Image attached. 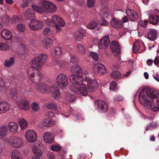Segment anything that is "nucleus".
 <instances>
[{
  "label": "nucleus",
  "instance_id": "nucleus-13",
  "mask_svg": "<svg viewBox=\"0 0 159 159\" xmlns=\"http://www.w3.org/2000/svg\"><path fill=\"white\" fill-rule=\"evenodd\" d=\"M110 40L109 37L107 36H104L102 37L99 41L98 46L100 49H105L109 45Z\"/></svg>",
  "mask_w": 159,
  "mask_h": 159
},
{
  "label": "nucleus",
  "instance_id": "nucleus-30",
  "mask_svg": "<svg viewBox=\"0 0 159 159\" xmlns=\"http://www.w3.org/2000/svg\"><path fill=\"white\" fill-rule=\"evenodd\" d=\"M150 23L154 25H156L159 22V16L155 15H151L149 18Z\"/></svg>",
  "mask_w": 159,
  "mask_h": 159
},
{
  "label": "nucleus",
  "instance_id": "nucleus-58",
  "mask_svg": "<svg viewBox=\"0 0 159 159\" xmlns=\"http://www.w3.org/2000/svg\"><path fill=\"white\" fill-rule=\"evenodd\" d=\"M77 4L79 5H83L85 3V0H73Z\"/></svg>",
  "mask_w": 159,
  "mask_h": 159
},
{
  "label": "nucleus",
  "instance_id": "nucleus-5",
  "mask_svg": "<svg viewBox=\"0 0 159 159\" xmlns=\"http://www.w3.org/2000/svg\"><path fill=\"white\" fill-rule=\"evenodd\" d=\"M27 73L30 80L35 83L39 82L43 77V75L40 73L37 69L34 66H32L28 68Z\"/></svg>",
  "mask_w": 159,
  "mask_h": 159
},
{
  "label": "nucleus",
  "instance_id": "nucleus-62",
  "mask_svg": "<svg viewBox=\"0 0 159 159\" xmlns=\"http://www.w3.org/2000/svg\"><path fill=\"white\" fill-rule=\"evenodd\" d=\"M28 5V2L25 0L23 2V3L22 4V7H27Z\"/></svg>",
  "mask_w": 159,
  "mask_h": 159
},
{
  "label": "nucleus",
  "instance_id": "nucleus-20",
  "mask_svg": "<svg viewBox=\"0 0 159 159\" xmlns=\"http://www.w3.org/2000/svg\"><path fill=\"white\" fill-rule=\"evenodd\" d=\"M110 24L111 26L117 29H120L123 26L122 22L121 20L117 19L115 17L111 19L110 20Z\"/></svg>",
  "mask_w": 159,
  "mask_h": 159
},
{
  "label": "nucleus",
  "instance_id": "nucleus-3",
  "mask_svg": "<svg viewBox=\"0 0 159 159\" xmlns=\"http://www.w3.org/2000/svg\"><path fill=\"white\" fill-rule=\"evenodd\" d=\"M46 24L48 26H55L56 33H59L61 30L60 27H63L65 25L64 21L61 18L55 15H53L51 20L47 17L44 19Z\"/></svg>",
  "mask_w": 159,
  "mask_h": 159
},
{
  "label": "nucleus",
  "instance_id": "nucleus-38",
  "mask_svg": "<svg viewBox=\"0 0 159 159\" xmlns=\"http://www.w3.org/2000/svg\"><path fill=\"white\" fill-rule=\"evenodd\" d=\"M57 63L62 68H67L69 67V65L67 62L63 60H58L57 61Z\"/></svg>",
  "mask_w": 159,
  "mask_h": 159
},
{
  "label": "nucleus",
  "instance_id": "nucleus-45",
  "mask_svg": "<svg viewBox=\"0 0 159 159\" xmlns=\"http://www.w3.org/2000/svg\"><path fill=\"white\" fill-rule=\"evenodd\" d=\"M77 50L79 52L82 54H84L85 53V49L84 46L81 44H79L78 45Z\"/></svg>",
  "mask_w": 159,
  "mask_h": 159
},
{
  "label": "nucleus",
  "instance_id": "nucleus-32",
  "mask_svg": "<svg viewBox=\"0 0 159 159\" xmlns=\"http://www.w3.org/2000/svg\"><path fill=\"white\" fill-rule=\"evenodd\" d=\"M41 123L43 126L47 127L51 126L54 124L52 120L48 118L44 119Z\"/></svg>",
  "mask_w": 159,
  "mask_h": 159
},
{
  "label": "nucleus",
  "instance_id": "nucleus-34",
  "mask_svg": "<svg viewBox=\"0 0 159 159\" xmlns=\"http://www.w3.org/2000/svg\"><path fill=\"white\" fill-rule=\"evenodd\" d=\"M111 76L114 79L118 80L121 78V74L117 70L113 71L111 74Z\"/></svg>",
  "mask_w": 159,
  "mask_h": 159
},
{
  "label": "nucleus",
  "instance_id": "nucleus-60",
  "mask_svg": "<svg viewBox=\"0 0 159 159\" xmlns=\"http://www.w3.org/2000/svg\"><path fill=\"white\" fill-rule=\"evenodd\" d=\"M158 126V124L156 122H152L150 123L149 125H148V127L149 128H153L154 127H157Z\"/></svg>",
  "mask_w": 159,
  "mask_h": 159
},
{
  "label": "nucleus",
  "instance_id": "nucleus-43",
  "mask_svg": "<svg viewBox=\"0 0 159 159\" xmlns=\"http://www.w3.org/2000/svg\"><path fill=\"white\" fill-rule=\"evenodd\" d=\"M14 59L13 57L11 58L9 60H6L5 63V66L9 67L14 64Z\"/></svg>",
  "mask_w": 159,
  "mask_h": 159
},
{
  "label": "nucleus",
  "instance_id": "nucleus-51",
  "mask_svg": "<svg viewBox=\"0 0 159 159\" xmlns=\"http://www.w3.org/2000/svg\"><path fill=\"white\" fill-rule=\"evenodd\" d=\"M17 29L20 31L23 32L25 30V26L22 24H18L17 26Z\"/></svg>",
  "mask_w": 159,
  "mask_h": 159
},
{
  "label": "nucleus",
  "instance_id": "nucleus-26",
  "mask_svg": "<svg viewBox=\"0 0 159 159\" xmlns=\"http://www.w3.org/2000/svg\"><path fill=\"white\" fill-rule=\"evenodd\" d=\"M51 53L54 57L59 58L62 54L61 48V47H56L52 49Z\"/></svg>",
  "mask_w": 159,
  "mask_h": 159
},
{
  "label": "nucleus",
  "instance_id": "nucleus-16",
  "mask_svg": "<svg viewBox=\"0 0 159 159\" xmlns=\"http://www.w3.org/2000/svg\"><path fill=\"white\" fill-rule=\"evenodd\" d=\"M98 85L97 82L94 80H89L87 83V92H93L97 89Z\"/></svg>",
  "mask_w": 159,
  "mask_h": 159
},
{
  "label": "nucleus",
  "instance_id": "nucleus-12",
  "mask_svg": "<svg viewBox=\"0 0 159 159\" xmlns=\"http://www.w3.org/2000/svg\"><path fill=\"white\" fill-rule=\"evenodd\" d=\"M95 106L97 108L98 110L102 113L106 112L108 109L107 104L104 101L100 100L95 102Z\"/></svg>",
  "mask_w": 159,
  "mask_h": 159
},
{
  "label": "nucleus",
  "instance_id": "nucleus-27",
  "mask_svg": "<svg viewBox=\"0 0 159 159\" xmlns=\"http://www.w3.org/2000/svg\"><path fill=\"white\" fill-rule=\"evenodd\" d=\"M157 32L154 29H151L147 34V38L151 41H154L157 37Z\"/></svg>",
  "mask_w": 159,
  "mask_h": 159
},
{
  "label": "nucleus",
  "instance_id": "nucleus-64",
  "mask_svg": "<svg viewBox=\"0 0 159 159\" xmlns=\"http://www.w3.org/2000/svg\"><path fill=\"white\" fill-rule=\"evenodd\" d=\"M101 25H104L107 26V21L106 20L103 19L102 21L99 23Z\"/></svg>",
  "mask_w": 159,
  "mask_h": 159
},
{
  "label": "nucleus",
  "instance_id": "nucleus-53",
  "mask_svg": "<svg viewBox=\"0 0 159 159\" xmlns=\"http://www.w3.org/2000/svg\"><path fill=\"white\" fill-rule=\"evenodd\" d=\"M148 23V20H145L143 21H140L139 22V24L141 26L145 28L146 27Z\"/></svg>",
  "mask_w": 159,
  "mask_h": 159
},
{
  "label": "nucleus",
  "instance_id": "nucleus-57",
  "mask_svg": "<svg viewBox=\"0 0 159 159\" xmlns=\"http://www.w3.org/2000/svg\"><path fill=\"white\" fill-rule=\"evenodd\" d=\"M90 55L95 61H97L98 60V56L96 53L92 52L90 53Z\"/></svg>",
  "mask_w": 159,
  "mask_h": 159
},
{
  "label": "nucleus",
  "instance_id": "nucleus-9",
  "mask_svg": "<svg viewBox=\"0 0 159 159\" xmlns=\"http://www.w3.org/2000/svg\"><path fill=\"white\" fill-rule=\"evenodd\" d=\"M57 82L58 86L61 89H63L68 85V78L65 75L60 74L57 76Z\"/></svg>",
  "mask_w": 159,
  "mask_h": 159
},
{
  "label": "nucleus",
  "instance_id": "nucleus-24",
  "mask_svg": "<svg viewBox=\"0 0 159 159\" xmlns=\"http://www.w3.org/2000/svg\"><path fill=\"white\" fill-rule=\"evenodd\" d=\"M54 39V37H52L51 39L48 38L44 39L42 42L43 47L46 48H48L51 47L52 44V41Z\"/></svg>",
  "mask_w": 159,
  "mask_h": 159
},
{
  "label": "nucleus",
  "instance_id": "nucleus-49",
  "mask_svg": "<svg viewBox=\"0 0 159 159\" xmlns=\"http://www.w3.org/2000/svg\"><path fill=\"white\" fill-rule=\"evenodd\" d=\"M8 48V45L7 44L3 42L0 43V50H7Z\"/></svg>",
  "mask_w": 159,
  "mask_h": 159
},
{
  "label": "nucleus",
  "instance_id": "nucleus-36",
  "mask_svg": "<svg viewBox=\"0 0 159 159\" xmlns=\"http://www.w3.org/2000/svg\"><path fill=\"white\" fill-rule=\"evenodd\" d=\"M33 151L35 155V156H37L39 157L41 156L42 155V151L40 150L39 148H37L35 146L33 147Z\"/></svg>",
  "mask_w": 159,
  "mask_h": 159
},
{
  "label": "nucleus",
  "instance_id": "nucleus-23",
  "mask_svg": "<svg viewBox=\"0 0 159 159\" xmlns=\"http://www.w3.org/2000/svg\"><path fill=\"white\" fill-rule=\"evenodd\" d=\"M1 35L3 39L7 40H11L12 37L11 32L6 29L3 30L1 31Z\"/></svg>",
  "mask_w": 159,
  "mask_h": 159
},
{
  "label": "nucleus",
  "instance_id": "nucleus-17",
  "mask_svg": "<svg viewBox=\"0 0 159 159\" xmlns=\"http://www.w3.org/2000/svg\"><path fill=\"white\" fill-rule=\"evenodd\" d=\"M35 11H36L33 8L27 9L24 15L25 18L27 20H29L30 21L32 20L35 19H34L35 17Z\"/></svg>",
  "mask_w": 159,
  "mask_h": 159
},
{
  "label": "nucleus",
  "instance_id": "nucleus-41",
  "mask_svg": "<svg viewBox=\"0 0 159 159\" xmlns=\"http://www.w3.org/2000/svg\"><path fill=\"white\" fill-rule=\"evenodd\" d=\"M66 99L67 101L71 102L75 100L76 98L74 94H69L67 95Z\"/></svg>",
  "mask_w": 159,
  "mask_h": 159
},
{
  "label": "nucleus",
  "instance_id": "nucleus-25",
  "mask_svg": "<svg viewBox=\"0 0 159 159\" xmlns=\"http://www.w3.org/2000/svg\"><path fill=\"white\" fill-rule=\"evenodd\" d=\"M9 108V105L7 102L4 101L0 102V114L6 112Z\"/></svg>",
  "mask_w": 159,
  "mask_h": 159
},
{
  "label": "nucleus",
  "instance_id": "nucleus-31",
  "mask_svg": "<svg viewBox=\"0 0 159 159\" xmlns=\"http://www.w3.org/2000/svg\"><path fill=\"white\" fill-rule=\"evenodd\" d=\"M10 130L12 133H15L17 131L18 128L17 124L14 122H11L8 125Z\"/></svg>",
  "mask_w": 159,
  "mask_h": 159
},
{
  "label": "nucleus",
  "instance_id": "nucleus-59",
  "mask_svg": "<svg viewBox=\"0 0 159 159\" xmlns=\"http://www.w3.org/2000/svg\"><path fill=\"white\" fill-rule=\"evenodd\" d=\"M12 20L13 21V22L17 23L20 21V19L17 16L14 15L12 17Z\"/></svg>",
  "mask_w": 159,
  "mask_h": 159
},
{
  "label": "nucleus",
  "instance_id": "nucleus-47",
  "mask_svg": "<svg viewBox=\"0 0 159 159\" xmlns=\"http://www.w3.org/2000/svg\"><path fill=\"white\" fill-rule=\"evenodd\" d=\"M109 89L113 91L116 90L117 89V84L115 81H112L111 83Z\"/></svg>",
  "mask_w": 159,
  "mask_h": 159
},
{
  "label": "nucleus",
  "instance_id": "nucleus-21",
  "mask_svg": "<svg viewBox=\"0 0 159 159\" xmlns=\"http://www.w3.org/2000/svg\"><path fill=\"white\" fill-rule=\"evenodd\" d=\"M126 13L130 20L134 21L138 18L137 13L133 10L128 9L126 10Z\"/></svg>",
  "mask_w": 159,
  "mask_h": 159
},
{
  "label": "nucleus",
  "instance_id": "nucleus-2",
  "mask_svg": "<svg viewBox=\"0 0 159 159\" xmlns=\"http://www.w3.org/2000/svg\"><path fill=\"white\" fill-rule=\"evenodd\" d=\"M41 4L42 7L35 5H33L32 7L36 12L43 15L47 12H53L56 10V6L48 1H42Z\"/></svg>",
  "mask_w": 159,
  "mask_h": 159
},
{
  "label": "nucleus",
  "instance_id": "nucleus-4",
  "mask_svg": "<svg viewBox=\"0 0 159 159\" xmlns=\"http://www.w3.org/2000/svg\"><path fill=\"white\" fill-rule=\"evenodd\" d=\"M71 72L73 74L69 77L71 82H75V80H77V82L80 83L83 80L82 77V72L80 67L77 65H73L72 67Z\"/></svg>",
  "mask_w": 159,
  "mask_h": 159
},
{
  "label": "nucleus",
  "instance_id": "nucleus-14",
  "mask_svg": "<svg viewBox=\"0 0 159 159\" xmlns=\"http://www.w3.org/2000/svg\"><path fill=\"white\" fill-rule=\"evenodd\" d=\"M25 137L27 140L31 143L35 141L37 139V135L36 132L34 130H29L25 133Z\"/></svg>",
  "mask_w": 159,
  "mask_h": 159
},
{
  "label": "nucleus",
  "instance_id": "nucleus-6",
  "mask_svg": "<svg viewBox=\"0 0 159 159\" xmlns=\"http://www.w3.org/2000/svg\"><path fill=\"white\" fill-rule=\"evenodd\" d=\"M75 82H71L73 84L71 85L70 89L73 92L77 94L80 93L83 96H86L87 94V89L85 85L82 84L83 81L81 83L77 82V80Z\"/></svg>",
  "mask_w": 159,
  "mask_h": 159
},
{
  "label": "nucleus",
  "instance_id": "nucleus-42",
  "mask_svg": "<svg viewBox=\"0 0 159 159\" xmlns=\"http://www.w3.org/2000/svg\"><path fill=\"white\" fill-rule=\"evenodd\" d=\"M140 44L138 42H135L133 46V52L134 53H136L139 50Z\"/></svg>",
  "mask_w": 159,
  "mask_h": 159
},
{
  "label": "nucleus",
  "instance_id": "nucleus-37",
  "mask_svg": "<svg viewBox=\"0 0 159 159\" xmlns=\"http://www.w3.org/2000/svg\"><path fill=\"white\" fill-rule=\"evenodd\" d=\"M7 127L5 126H2L1 128L0 132V138H2L6 136L7 134Z\"/></svg>",
  "mask_w": 159,
  "mask_h": 159
},
{
  "label": "nucleus",
  "instance_id": "nucleus-56",
  "mask_svg": "<svg viewBox=\"0 0 159 159\" xmlns=\"http://www.w3.org/2000/svg\"><path fill=\"white\" fill-rule=\"evenodd\" d=\"M123 99V97L119 94L115 95L114 97V99L116 101H121Z\"/></svg>",
  "mask_w": 159,
  "mask_h": 159
},
{
  "label": "nucleus",
  "instance_id": "nucleus-19",
  "mask_svg": "<svg viewBox=\"0 0 159 159\" xmlns=\"http://www.w3.org/2000/svg\"><path fill=\"white\" fill-rule=\"evenodd\" d=\"M49 93H51L53 96L56 99H58L59 98L60 92L57 86L55 85H53L51 86H49Z\"/></svg>",
  "mask_w": 159,
  "mask_h": 159
},
{
  "label": "nucleus",
  "instance_id": "nucleus-44",
  "mask_svg": "<svg viewBox=\"0 0 159 159\" xmlns=\"http://www.w3.org/2000/svg\"><path fill=\"white\" fill-rule=\"evenodd\" d=\"M70 62L72 63L77 64L79 61V59L77 56L74 54H70Z\"/></svg>",
  "mask_w": 159,
  "mask_h": 159
},
{
  "label": "nucleus",
  "instance_id": "nucleus-10",
  "mask_svg": "<svg viewBox=\"0 0 159 159\" xmlns=\"http://www.w3.org/2000/svg\"><path fill=\"white\" fill-rule=\"evenodd\" d=\"M110 46L111 50L114 53V55L120 57L121 48L119 43L116 41H113L111 43Z\"/></svg>",
  "mask_w": 159,
  "mask_h": 159
},
{
  "label": "nucleus",
  "instance_id": "nucleus-50",
  "mask_svg": "<svg viewBox=\"0 0 159 159\" xmlns=\"http://www.w3.org/2000/svg\"><path fill=\"white\" fill-rule=\"evenodd\" d=\"M94 0H87V4L89 8L92 7L94 5Z\"/></svg>",
  "mask_w": 159,
  "mask_h": 159
},
{
  "label": "nucleus",
  "instance_id": "nucleus-40",
  "mask_svg": "<svg viewBox=\"0 0 159 159\" xmlns=\"http://www.w3.org/2000/svg\"><path fill=\"white\" fill-rule=\"evenodd\" d=\"M19 123L22 129H25L28 125L27 121L23 119H20L19 120Z\"/></svg>",
  "mask_w": 159,
  "mask_h": 159
},
{
  "label": "nucleus",
  "instance_id": "nucleus-61",
  "mask_svg": "<svg viewBox=\"0 0 159 159\" xmlns=\"http://www.w3.org/2000/svg\"><path fill=\"white\" fill-rule=\"evenodd\" d=\"M154 62L155 65H157L159 64V57L157 56L154 59Z\"/></svg>",
  "mask_w": 159,
  "mask_h": 159
},
{
  "label": "nucleus",
  "instance_id": "nucleus-52",
  "mask_svg": "<svg viewBox=\"0 0 159 159\" xmlns=\"http://www.w3.org/2000/svg\"><path fill=\"white\" fill-rule=\"evenodd\" d=\"M51 149L52 151H58L60 150L61 148L59 146H52L51 147Z\"/></svg>",
  "mask_w": 159,
  "mask_h": 159
},
{
  "label": "nucleus",
  "instance_id": "nucleus-29",
  "mask_svg": "<svg viewBox=\"0 0 159 159\" xmlns=\"http://www.w3.org/2000/svg\"><path fill=\"white\" fill-rule=\"evenodd\" d=\"M86 32L84 30L77 31L75 33V39L77 41H80L84 38L85 36Z\"/></svg>",
  "mask_w": 159,
  "mask_h": 159
},
{
  "label": "nucleus",
  "instance_id": "nucleus-63",
  "mask_svg": "<svg viewBox=\"0 0 159 159\" xmlns=\"http://www.w3.org/2000/svg\"><path fill=\"white\" fill-rule=\"evenodd\" d=\"M5 86V84L4 81L2 78L0 77V87H4Z\"/></svg>",
  "mask_w": 159,
  "mask_h": 159
},
{
  "label": "nucleus",
  "instance_id": "nucleus-48",
  "mask_svg": "<svg viewBox=\"0 0 159 159\" xmlns=\"http://www.w3.org/2000/svg\"><path fill=\"white\" fill-rule=\"evenodd\" d=\"M31 107L33 110L37 111L39 109V104L36 102H34L31 104Z\"/></svg>",
  "mask_w": 159,
  "mask_h": 159
},
{
  "label": "nucleus",
  "instance_id": "nucleus-28",
  "mask_svg": "<svg viewBox=\"0 0 159 159\" xmlns=\"http://www.w3.org/2000/svg\"><path fill=\"white\" fill-rule=\"evenodd\" d=\"M43 138L45 142L47 143H52L53 140V135L49 133H44L43 136Z\"/></svg>",
  "mask_w": 159,
  "mask_h": 159
},
{
  "label": "nucleus",
  "instance_id": "nucleus-46",
  "mask_svg": "<svg viewBox=\"0 0 159 159\" xmlns=\"http://www.w3.org/2000/svg\"><path fill=\"white\" fill-rule=\"evenodd\" d=\"M10 94V96L13 98L14 99H15L16 98H17V93L16 89L14 88L11 89Z\"/></svg>",
  "mask_w": 159,
  "mask_h": 159
},
{
  "label": "nucleus",
  "instance_id": "nucleus-11",
  "mask_svg": "<svg viewBox=\"0 0 159 159\" xmlns=\"http://www.w3.org/2000/svg\"><path fill=\"white\" fill-rule=\"evenodd\" d=\"M93 69L95 75L98 76H101L103 75L106 73V71L105 66L101 64H95Z\"/></svg>",
  "mask_w": 159,
  "mask_h": 159
},
{
  "label": "nucleus",
  "instance_id": "nucleus-8",
  "mask_svg": "<svg viewBox=\"0 0 159 159\" xmlns=\"http://www.w3.org/2000/svg\"><path fill=\"white\" fill-rule=\"evenodd\" d=\"M30 29L33 31H37L42 29L44 26L43 23L39 20L33 19L28 22Z\"/></svg>",
  "mask_w": 159,
  "mask_h": 159
},
{
  "label": "nucleus",
  "instance_id": "nucleus-55",
  "mask_svg": "<svg viewBox=\"0 0 159 159\" xmlns=\"http://www.w3.org/2000/svg\"><path fill=\"white\" fill-rule=\"evenodd\" d=\"M47 107L48 109L55 110L57 108V105L54 104L50 103L48 105Z\"/></svg>",
  "mask_w": 159,
  "mask_h": 159
},
{
  "label": "nucleus",
  "instance_id": "nucleus-7",
  "mask_svg": "<svg viewBox=\"0 0 159 159\" xmlns=\"http://www.w3.org/2000/svg\"><path fill=\"white\" fill-rule=\"evenodd\" d=\"M47 56L45 54H39L37 57H35L32 59V64L40 69L47 61Z\"/></svg>",
  "mask_w": 159,
  "mask_h": 159
},
{
  "label": "nucleus",
  "instance_id": "nucleus-15",
  "mask_svg": "<svg viewBox=\"0 0 159 159\" xmlns=\"http://www.w3.org/2000/svg\"><path fill=\"white\" fill-rule=\"evenodd\" d=\"M49 86L45 83H39L37 84L36 89L39 93L45 94L49 93Z\"/></svg>",
  "mask_w": 159,
  "mask_h": 159
},
{
  "label": "nucleus",
  "instance_id": "nucleus-39",
  "mask_svg": "<svg viewBox=\"0 0 159 159\" xmlns=\"http://www.w3.org/2000/svg\"><path fill=\"white\" fill-rule=\"evenodd\" d=\"M98 23L96 20L91 21L87 25V27L89 29H93L98 25Z\"/></svg>",
  "mask_w": 159,
  "mask_h": 159
},
{
  "label": "nucleus",
  "instance_id": "nucleus-1",
  "mask_svg": "<svg viewBox=\"0 0 159 159\" xmlns=\"http://www.w3.org/2000/svg\"><path fill=\"white\" fill-rule=\"evenodd\" d=\"M139 99L140 103L147 108L154 111L159 109V93L147 88L142 89L139 93Z\"/></svg>",
  "mask_w": 159,
  "mask_h": 159
},
{
  "label": "nucleus",
  "instance_id": "nucleus-18",
  "mask_svg": "<svg viewBox=\"0 0 159 159\" xmlns=\"http://www.w3.org/2000/svg\"><path fill=\"white\" fill-rule=\"evenodd\" d=\"M18 107L21 110H28L30 108L29 101L25 99H21L18 104Z\"/></svg>",
  "mask_w": 159,
  "mask_h": 159
},
{
  "label": "nucleus",
  "instance_id": "nucleus-22",
  "mask_svg": "<svg viewBox=\"0 0 159 159\" xmlns=\"http://www.w3.org/2000/svg\"><path fill=\"white\" fill-rule=\"evenodd\" d=\"M11 143L13 147L17 148H19L22 146L23 142L22 140L20 138L15 136L13 137Z\"/></svg>",
  "mask_w": 159,
  "mask_h": 159
},
{
  "label": "nucleus",
  "instance_id": "nucleus-35",
  "mask_svg": "<svg viewBox=\"0 0 159 159\" xmlns=\"http://www.w3.org/2000/svg\"><path fill=\"white\" fill-rule=\"evenodd\" d=\"M10 21V18L6 15H5L1 17V21L5 25H8Z\"/></svg>",
  "mask_w": 159,
  "mask_h": 159
},
{
  "label": "nucleus",
  "instance_id": "nucleus-33",
  "mask_svg": "<svg viewBox=\"0 0 159 159\" xmlns=\"http://www.w3.org/2000/svg\"><path fill=\"white\" fill-rule=\"evenodd\" d=\"M11 159H22L20 153L16 150L13 151L11 154Z\"/></svg>",
  "mask_w": 159,
  "mask_h": 159
},
{
  "label": "nucleus",
  "instance_id": "nucleus-54",
  "mask_svg": "<svg viewBox=\"0 0 159 159\" xmlns=\"http://www.w3.org/2000/svg\"><path fill=\"white\" fill-rule=\"evenodd\" d=\"M43 33L45 35H49L51 33V30L49 28H46L44 29Z\"/></svg>",
  "mask_w": 159,
  "mask_h": 159
}]
</instances>
